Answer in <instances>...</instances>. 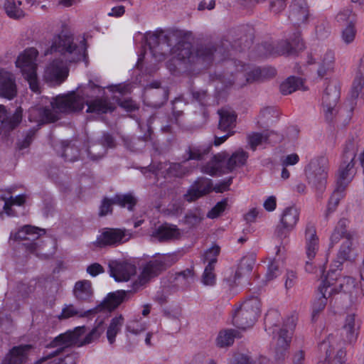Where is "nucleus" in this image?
Returning <instances> with one entry per match:
<instances>
[{
    "label": "nucleus",
    "mask_w": 364,
    "mask_h": 364,
    "mask_svg": "<svg viewBox=\"0 0 364 364\" xmlns=\"http://www.w3.org/2000/svg\"><path fill=\"white\" fill-rule=\"evenodd\" d=\"M87 112H96L97 114L107 113L114 110V106L107 98H97L87 102Z\"/></svg>",
    "instance_id": "35"
},
{
    "label": "nucleus",
    "mask_w": 364,
    "mask_h": 364,
    "mask_svg": "<svg viewBox=\"0 0 364 364\" xmlns=\"http://www.w3.org/2000/svg\"><path fill=\"white\" fill-rule=\"evenodd\" d=\"M310 16L306 0H293L290 5L289 19L296 26L306 24Z\"/></svg>",
    "instance_id": "21"
},
{
    "label": "nucleus",
    "mask_w": 364,
    "mask_h": 364,
    "mask_svg": "<svg viewBox=\"0 0 364 364\" xmlns=\"http://www.w3.org/2000/svg\"><path fill=\"white\" fill-rule=\"evenodd\" d=\"M181 103L179 100H175L173 102L172 114L168 117V124L161 127V131L164 133L171 132L172 124H179V119L183 115V111L178 109L177 104Z\"/></svg>",
    "instance_id": "49"
},
{
    "label": "nucleus",
    "mask_w": 364,
    "mask_h": 364,
    "mask_svg": "<svg viewBox=\"0 0 364 364\" xmlns=\"http://www.w3.org/2000/svg\"><path fill=\"white\" fill-rule=\"evenodd\" d=\"M130 235L126 230L119 228H105L97 237L95 242L96 246L104 247L105 246H117L129 240Z\"/></svg>",
    "instance_id": "16"
},
{
    "label": "nucleus",
    "mask_w": 364,
    "mask_h": 364,
    "mask_svg": "<svg viewBox=\"0 0 364 364\" xmlns=\"http://www.w3.org/2000/svg\"><path fill=\"white\" fill-rule=\"evenodd\" d=\"M215 267L206 265L202 275L201 281L204 285L213 286L215 284Z\"/></svg>",
    "instance_id": "59"
},
{
    "label": "nucleus",
    "mask_w": 364,
    "mask_h": 364,
    "mask_svg": "<svg viewBox=\"0 0 364 364\" xmlns=\"http://www.w3.org/2000/svg\"><path fill=\"white\" fill-rule=\"evenodd\" d=\"M255 264V255H249L243 257L240 260L237 270L235 273L233 282L235 283L237 279H240L242 277V275L250 273L253 269Z\"/></svg>",
    "instance_id": "39"
},
{
    "label": "nucleus",
    "mask_w": 364,
    "mask_h": 364,
    "mask_svg": "<svg viewBox=\"0 0 364 364\" xmlns=\"http://www.w3.org/2000/svg\"><path fill=\"white\" fill-rule=\"evenodd\" d=\"M340 98V91L336 83H329L322 97V105L325 112L326 118L330 120L333 114V111Z\"/></svg>",
    "instance_id": "22"
},
{
    "label": "nucleus",
    "mask_w": 364,
    "mask_h": 364,
    "mask_svg": "<svg viewBox=\"0 0 364 364\" xmlns=\"http://www.w3.org/2000/svg\"><path fill=\"white\" fill-rule=\"evenodd\" d=\"M335 344L333 336H329L319 344L320 350L326 353V359L318 364H345L346 351L344 348H340L335 354Z\"/></svg>",
    "instance_id": "17"
},
{
    "label": "nucleus",
    "mask_w": 364,
    "mask_h": 364,
    "mask_svg": "<svg viewBox=\"0 0 364 364\" xmlns=\"http://www.w3.org/2000/svg\"><path fill=\"white\" fill-rule=\"evenodd\" d=\"M191 93L193 100L198 102L201 106L206 105L208 100V96L205 90L192 89L191 90Z\"/></svg>",
    "instance_id": "63"
},
{
    "label": "nucleus",
    "mask_w": 364,
    "mask_h": 364,
    "mask_svg": "<svg viewBox=\"0 0 364 364\" xmlns=\"http://www.w3.org/2000/svg\"><path fill=\"white\" fill-rule=\"evenodd\" d=\"M38 54V52L36 48H30L25 50L16 61V67L21 69L30 89L36 93L41 92L40 81L37 75L36 58Z\"/></svg>",
    "instance_id": "7"
},
{
    "label": "nucleus",
    "mask_w": 364,
    "mask_h": 364,
    "mask_svg": "<svg viewBox=\"0 0 364 364\" xmlns=\"http://www.w3.org/2000/svg\"><path fill=\"white\" fill-rule=\"evenodd\" d=\"M132 293V290H119L109 293L107 296L96 307L97 311L107 309L111 311L117 308L123 301L127 299L129 295Z\"/></svg>",
    "instance_id": "24"
},
{
    "label": "nucleus",
    "mask_w": 364,
    "mask_h": 364,
    "mask_svg": "<svg viewBox=\"0 0 364 364\" xmlns=\"http://www.w3.org/2000/svg\"><path fill=\"white\" fill-rule=\"evenodd\" d=\"M16 94L15 77L11 73L0 69V97L12 100Z\"/></svg>",
    "instance_id": "23"
},
{
    "label": "nucleus",
    "mask_w": 364,
    "mask_h": 364,
    "mask_svg": "<svg viewBox=\"0 0 364 364\" xmlns=\"http://www.w3.org/2000/svg\"><path fill=\"white\" fill-rule=\"evenodd\" d=\"M22 2L16 0H5L4 9L6 15L13 19L18 20L26 16L25 11L21 9Z\"/></svg>",
    "instance_id": "36"
},
{
    "label": "nucleus",
    "mask_w": 364,
    "mask_h": 364,
    "mask_svg": "<svg viewBox=\"0 0 364 364\" xmlns=\"http://www.w3.org/2000/svg\"><path fill=\"white\" fill-rule=\"evenodd\" d=\"M212 189L210 180L200 178L197 180L184 194V199L188 202H193L198 198L208 194Z\"/></svg>",
    "instance_id": "25"
},
{
    "label": "nucleus",
    "mask_w": 364,
    "mask_h": 364,
    "mask_svg": "<svg viewBox=\"0 0 364 364\" xmlns=\"http://www.w3.org/2000/svg\"><path fill=\"white\" fill-rule=\"evenodd\" d=\"M40 232H44V230L31 225H26L18 232H11L10 238L14 240L33 241L38 238L41 235Z\"/></svg>",
    "instance_id": "32"
},
{
    "label": "nucleus",
    "mask_w": 364,
    "mask_h": 364,
    "mask_svg": "<svg viewBox=\"0 0 364 364\" xmlns=\"http://www.w3.org/2000/svg\"><path fill=\"white\" fill-rule=\"evenodd\" d=\"M73 295L80 301H90L93 296L92 283L89 280H80L75 284Z\"/></svg>",
    "instance_id": "30"
},
{
    "label": "nucleus",
    "mask_w": 364,
    "mask_h": 364,
    "mask_svg": "<svg viewBox=\"0 0 364 364\" xmlns=\"http://www.w3.org/2000/svg\"><path fill=\"white\" fill-rule=\"evenodd\" d=\"M336 20L342 24H354L355 22V15L350 9H346L341 11L336 16Z\"/></svg>",
    "instance_id": "57"
},
{
    "label": "nucleus",
    "mask_w": 364,
    "mask_h": 364,
    "mask_svg": "<svg viewBox=\"0 0 364 364\" xmlns=\"http://www.w3.org/2000/svg\"><path fill=\"white\" fill-rule=\"evenodd\" d=\"M109 272L117 282H127L136 274V266L126 261L112 260L109 262Z\"/></svg>",
    "instance_id": "20"
},
{
    "label": "nucleus",
    "mask_w": 364,
    "mask_h": 364,
    "mask_svg": "<svg viewBox=\"0 0 364 364\" xmlns=\"http://www.w3.org/2000/svg\"><path fill=\"white\" fill-rule=\"evenodd\" d=\"M295 37L291 42L282 40L277 43L265 42L259 46V52L264 55H277L293 54L304 48L303 41L300 38L299 33L294 34Z\"/></svg>",
    "instance_id": "11"
},
{
    "label": "nucleus",
    "mask_w": 364,
    "mask_h": 364,
    "mask_svg": "<svg viewBox=\"0 0 364 364\" xmlns=\"http://www.w3.org/2000/svg\"><path fill=\"white\" fill-rule=\"evenodd\" d=\"M299 220V211L295 206L285 208L280 215L279 223L274 230V235L283 241L294 229Z\"/></svg>",
    "instance_id": "15"
},
{
    "label": "nucleus",
    "mask_w": 364,
    "mask_h": 364,
    "mask_svg": "<svg viewBox=\"0 0 364 364\" xmlns=\"http://www.w3.org/2000/svg\"><path fill=\"white\" fill-rule=\"evenodd\" d=\"M87 156L92 161H97L104 157L106 154L105 146L99 141L91 143L85 150Z\"/></svg>",
    "instance_id": "52"
},
{
    "label": "nucleus",
    "mask_w": 364,
    "mask_h": 364,
    "mask_svg": "<svg viewBox=\"0 0 364 364\" xmlns=\"http://www.w3.org/2000/svg\"><path fill=\"white\" fill-rule=\"evenodd\" d=\"M228 205L226 199L218 203L208 213L207 217L211 219L218 218L225 210Z\"/></svg>",
    "instance_id": "62"
},
{
    "label": "nucleus",
    "mask_w": 364,
    "mask_h": 364,
    "mask_svg": "<svg viewBox=\"0 0 364 364\" xmlns=\"http://www.w3.org/2000/svg\"><path fill=\"white\" fill-rule=\"evenodd\" d=\"M56 149L60 156L68 161H75L77 159L80 151L75 142L71 141H62Z\"/></svg>",
    "instance_id": "31"
},
{
    "label": "nucleus",
    "mask_w": 364,
    "mask_h": 364,
    "mask_svg": "<svg viewBox=\"0 0 364 364\" xmlns=\"http://www.w3.org/2000/svg\"><path fill=\"white\" fill-rule=\"evenodd\" d=\"M136 199L132 193L117 194L112 198V202L121 207H127L132 210L136 204Z\"/></svg>",
    "instance_id": "53"
},
{
    "label": "nucleus",
    "mask_w": 364,
    "mask_h": 364,
    "mask_svg": "<svg viewBox=\"0 0 364 364\" xmlns=\"http://www.w3.org/2000/svg\"><path fill=\"white\" fill-rule=\"evenodd\" d=\"M220 248L218 245H213L207 250L203 255V262H208L207 265L215 267L217 262V257L220 254Z\"/></svg>",
    "instance_id": "56"
},
{
    "label": "nucleus",
    "mask_w": 364,
    "mask_h": 364,
    "mask_svg": "<svg viewBox=\"0 0 364 364\" xmlns=\"http://www.w3.org/2000/svg\"><path fill=\"white\" fill-rule=\"evenodd\" d=\"M211 148V144L207 146H189L186 151L188 156L183 161V163L189 160H201L204 155L209 153Z\"/></svg>",
    "instance_id": "51"
},
{
    "label": "nucleus",
    "mask_w": 364,
    "mask_h": 364,
    "mask_svg": "<svg viewBox=\"0 0 364 364\" xmlns=\"http://www.w3.org/2000/svg\"><path fill=\"white\" fill-rule=\"evenodd\" d=\"M33 346L29 344L12 348L2 361V364H24Z\"/></svg>",
    "instance_id": "27"
},
{
    "label": "nucleus",
    "mask_w": 364,
    "mask_h": 364,
    "mask_svg": "<svg viewBox=\"0 0 364 364\" xmlns=\"http://www.w3.org/2000/svg\"><path fill=\"white\" fill-rule=\"evenodd\" d=\"M298 90H305L304 81L294 76L289 77L280 85V91L283 95H289Z\"/></svg>",
    "instance_id": "38"
},
{
    "label": "nucleus",
    "mask_w": 364,
    "mask_h": 364,
    "mask_svg": "<svg viewBox=\"0 0 364 364\" xmlns=\"http://www.w3.org/2000/svg\"><path fill=\"white\" fill-rule=\"evenodd\" d=\"M92 311V310L82 311L76 308L73 304H65L60 314L58 316V318L59 320H65L73 316L86 317L88 316Z\"/></svg>",
    "instance_id": "46"
},
{
    "label": "nucleus",
    "mask_w": 364,
    "mask_h": 364,
    "mask_svg": "<svg viewBox=\"0 0 364 364\" xmlns=\"http://www.w3.org/2000/svg\"><path fill=\"white\" fill-rule=\"evenodd\" d=\"M105 331L104 322L100 321L91 331H90L84 340L81 342L80 346L89 344L97 339Z\"/></svg>",
    "instance_id": "55"
},
{
    "label": "nucleus",
    "mask_w": 364,
    "mask_h": 364,
    "mask_svg": "<svg viewBox=\"0 0 364 364\" xmlns=\"http://www.w3.org/2000/svg\"><path fill=\"white\" fill-rule=\"evenodd\" d=\"M178 261L176 254H158L147 262L143 267L138 280L134 283V291L149 282L152 278L159 276L164 271L171 267Z\"/></svg>",
    "instance_id": "6"
},
{
    "label": "nucleus",
    "mask_w": 364,
    "mask_h": 364,
    "mask_svg": "<svg viewBox=\"0 0 364 364\" xmlns=\"http://www.w3.org/2000/svg\"><path fill=\"white\" fill-rule=\"evenodd\" d=\"M231 363L233 364H269V360L264 356L252 358L249 353H235Z\"/></svg>",
    "instance_id": "37"
},
{
    "label": "nucleus",
    "mask_w": 364,
    "mask_h": 364,
    "mask_svg": "<svg viewBox=\"0 0 364 364\" xmlns=\"http://www.w3.org/2000/svg\"><path fill=\"white\" fill-rule=\"evenodd\" d=\"M296 318L291 316L288 317L284 323V326L277 332L274 337L275 344V359L284 360L289 349L293 331L296 326Z\"/></svg>",
    "instance_id": "13"
},
{
    "label": "nucleus",
    "mask_w": 364,
    "mask_h": 364,
    "mask_svg": "<svg viewBox=\"0 0 364 364\" xmlns=\"http://www.w3.org/2000/svg\"><path fill=\"white\" fill-rule=\"evenodd\" d=\"M0 200L4 202V210L8 215L11 216L13 215L11 207L14 205H23L26 201V196L21 194L14 198L11 196H8L5 193H2L0 194Z\"/></svg>",
    "instance_id": "43"
},
{
    "label": "nucleus",
    "mask_w": 364,
    "mask_h": 364,
    "mask_svg": "<svg viewBox=\"0 0 364 364\" xmlns=\"http://www.w3.org/2000/svg\"><path fill=\"white\" fill-rule=\"evenodd\" d=\"M248 157V153L242 149L234 152L229 158L225 152L218 153L201 167V171L212 176L227 173L244 166Z\"/></svg>",
    "instance_id": "4"
},
{
    "label": "nucleus",
    "mask_w": 364,
    "mask_h": 364,
    "mask_svg": "<svg viewBox=\"0 0 364 364\" xmlns=\"http://www.w3.org/2000/svg\"><path fill=\"white\" fill-rule=\"evenodd\" d=\"M318 237L316 235L315 226L308 223L305 229V251L308 260L306 262L305 269L311 272L313 266L310 261L314 259L318 250Z\"/></svg>",
    "instance_id": "19"
},
{
    "label": "nucleus",
    "mask_w": 364,
    "mask_h": 364,
    "mask_svg": "<svg viewBox=\"0 0 364 364\" xmlns=\"http://www.w3.org/2000/svg\"><path fill=\"white\" fill-rule=\"evenodd\" d=\"M146 89V93L149 97L152 106L161 107L168 100V90L165 87H160L159 82H151L147 85Z\"/></svg>",
    "instance_id": "26"
},
{
    "label": "nucleus",
    "mask_w": 364,
    "mask_h": 364,
    "mask_svg": "<svg viewBox=\"0 0 364 364\" xmlns=\"http://www.w3.org/2000/svg\"><path fill=\"white\" fill-rule=\"evenodd\" d=\"M21 112L18 108L11 117H9L5 107L0 105V133L14 129L21 121Z\"/></svg>",
    "instance_id": "28"
},
{
    "label": "nucleus",
    "mask_w": 364,
    "mask_h": 364,
    "mask_svg": "<svg viewBox=\"0 0 364 364\" xmlns=\"http://www.w3.org/2000/svg\"><path fill=\"white\" fill-rule=\"evenodd\" d=\"M238 336V331L234 329H227L219 333L217 338V344L223 348L229 346L234 343L235 338Z\"/></svg>",
    "instance_id": "50"
},
{
    "label": "nucleus",
    "mask_w": 364,
    "mask_h": 364,
    "mask_svg": "<svg viewBox=\"0 0 364 364\" xmlns=\"http://www.w3.org/2000/svg\"><path fill=\"white\" fill-rule=\"evenodd\" d=\"M346 188H344L343 186H339L336 184V188L333 192L328 203H331V205L332 204L334 205H338L340 200L343 198L344 196V192Z\"/></svg>",
    "instance_id": "64"
},
{
    "label": "nucleus",
    "mask_w": 364,
    "mask_h": 364,
    "mask_svg": "<svg viewBox=\"0 0 364 364\" xmlns=\"http://www.w3.org/2000/svg\"><path fill=\"white\" fill-rule=\"evenodd\" d=\"M335 272L333 287H336L337 291L343 292L348 295L351 303H355L364 298V282H360L359 284L355 279L350 277H338L336 270H332Z\"/></svg>",
    "instance_id": "12"
},
{
    "label": "nucleus",
    "mask_w": 364,
    "mask_h": 364,
    "mask_svg": "<svg viewBox=\"0 0 364 364\" xmlns=\"http://www.w3.org/2000/svg\"><path fill=\"white\" fill-rule=\"evenodd\" d=\"M342 335L347 343H352L356 341L358 331L355 328V314H349L346 316L345 323L343 326Z\"/></svg>",
    "instance_id": "34"
},
{
    "label": "nucleus",
    "mask_w": 364,
    "mask_h": 364,
    "mask_svg": "<svg viewBox=\"0 0 364 364\" xmlns=\"http://www.w3.org/2000/svg\"><path fill=\"white\" fill-rule=\"evenodd\" d=\"M145 330L146 323L136 318L129 321L126 326V331L135 335H137Z\"/></svg>",
    "instance_id": "58"
},
{
    "label": "nucleus",
    "mask_w": 364,
    "mask_h": 364,
    "mask_svg": "<svg viewBox=\"0 0 364 364\" xmlns=\"http://www.w3.org/2000/svg\"><path fill=\"white\" fill-rule=\"evenodd\" d=\"M335 272H329L318 287V294L312 303V318L314 319L326 307L327 299L337 291L333 287Z\"/></svg>",
    "instance_id": "14"
},
{
    "label": "nucleus",
    "mask_w": 364,
    "mask_h": 364,
    "mask_svg": "<svg viewBox=\"0 0 364 364\" xmlns=\"http://www.w3.org/2000/svg\"><path fill=\"white\" fill-rule=\"evenodd\" d=\"M204 218V214L199 208L191 210L186 213L182 222L188 228H197Z\"/></svg>",
    "instance_id": "41"
},
{
    "label": "nucleus",
    "mask_w": 364,
    "mask_h": 364,
    "mask_svg": "<svg viewBox=\"0 0 364 364\" xmlns=\"http://www.w3.org/2000/svg\"><path fill=\"white\" fill-rule=\"evenodd\" d=\"M220 116L218 129L222 132L231 131L235 126L237 115L235 112L228 109L222 108L218 111Z\"/></svg>",
    "instance_id": "33"
},
{
    "label": "nucleus",
    "mask_w": 364,
    "mask_h": 364,
    "mask_svg": "<svg viewBox=\"0 0 364 364\" xmlns=\"http://www.w3.org/2000/svg\"><path fill=\"white\" fill-rule=\"evenodd\" d=\"M53 52L60 53L65 62L60 59L52 61L46 68L44 78L51 85H59L68 75L66 62H77L85 55V39L75 41L73 36L60 35L50 47Z\"/></svg>",
    "instance_id": "2"
},
{
    "label": "nucleus",
    "mask_w": 364,
    "mask_h": 364,
    "mask_svg": "<svg viewBox=\"0 0 364 364\" xmlns=\"http://www.w3.org/2000/svg\"><path fill=\"white\" fill-rule=\"evenodd\" d=\"M307 63L309 65L316 64L317 75L320 77H323L334 71L336 65L335 52L331 49H326L317 58L309 56Z\"/></svg>",
    "instance_id": "18"
},
{
    "label": "nucleus",
    "mask_w": 364,
    "mask_h": 364,
    "mask_svg": "<svg viewBox=\"0 0 364 364\" xmlns=\"http://www.w3.org/2000/svg\"><path fill=\"white\" fill-rule=\"evenodd\" d=\"M151 237L160 242L178 239L180 230L176 225H161L153 231Z\"/></svg>",
    "instance_id": "29"
},
{
    "label": "nucleus",
    "mask_w": 364,
    "mask_h": 364,
    "mask_svg": "<svg viewBox=\"0 0 364 364\" xmlns=\"http://www.w3.org/2000/svg\"><path fill=\"white\" fill-rule=\"evenodd\" d=\"M189 171L188 168L181 163L170 164L168 168H166L162 174L165 178H181Z\"/></svg>",
    "instance_id": "44"
},
{
    "label": "nucleus",
    "mask_w": 364,
    "mask_h": 364,
    "mask_svg": "<svg viewBox=\"0 0 364 364\" xmlns=\"http://www.w3.org/2000/svg\"><path fill=\"white\" fill-rule=\"evenodd\" d=\"M356 148L353 141H349L343 150L342 161L338 169V176L336 184L346 188L356 173L355 158Z\"/></svg>",
    "instance_id": "10"
},
{
    "label": "nucleus",
    "mask_w": 364,
    "mask_h": 364,
    "mask_svg": "<svg viewBox=\"0 0 364 364\" xmlns=\"http://www.w3.org/2000/svg\"><path fill=\"white\" fill-rule=\"evenodd\" d=\"M355 35L356 29L354 24H349L342 31L341 38L348 45L353 42Z\"/></svg>",
    "instance_id": "61"
},
{
    "label": "nucleus",
    "mask_w": 364,
    "mask_h": 364,
    "mask_svg": "<svg viewBox=\"0 0 364 364\" xmlns=\"http://www.w3.org/2000/svg\"><path fill=\"white\" fill-rule=\"evenodd\" d=\"M328 169V160L321 156L313 159L305 168L308 183L317 191L322 192L326 187Z\"/></svg>",
    "instance_id": "9"
},
{
    "label": "nucleus",
    "mask_w": 364,
    "mask_h": 364,
    "mask_svg": "<svg viewBox=\"0 0 364 364\" xmlns=\"http://www.w3.org/2000/svg\"><path fill=\"white\" fill-rule=\"evenodd\" d=\"M353 239V234H348L346 236V240L342 242V245L337 255V262L339 263L338 267H339L344 261L350 259V253L352 252Z\"/></svg>",
    "instance_id": "45"
},
{
    "label": "nucleus",
    "mask_w": 364,
    "mask_h": 364,
    "mask_svg": "<svg viewBox=\"0 0 364 364\" xmlns=\"http://www.w3.org/2000/svg\"><path fill=\"white\" fill-rule=\"evenodd\" d=\"M85 101L74 92L58 95L50 102L51 108H35L30 111L29 119L41 123L53 122L58 119L60 112H73L83 109Z\"/></svg>",
    "instance_id": "3"
},
{
    "label": "nucleus",
    "mask_w": 364,
    "mask_h": 364,
    "mask_svg": "<svg viewBox=\"0 0 364 364\" xmlns=\"http://www.w3.org/2000/svg\"><path fill=\"white\" fill-rule=\"evenodd\" d=\"M85 332V326H79L75 328L73 331H67L56 336L48 346V347L56 348V349L43 355L37 361L36 364H68L65 360L72 358L70 356L62 358L58 355L65 348L77 344L79 338Z\"/></svg>",
    "instance_id": "5"
},
{
    "label": "nucleus",
    "mask_w": 364,
    "mask_h": 364,
    "mask_svg": "<svg viewBox=\"0 0 364 364\" xmlns=\"http://www.w3.org/2000/svg\"><path fill=\"white\" fill-rule=\"evenodd\" d=\"M192 39L191 32L178 29L146 36V43L156 60H163L167 54L173 53L172 59L167 63V68L173 73L188 71L196 65H208L214 58L222 60L227 57L225 53L230 45L228 41L217 47L210 43L193 48Z\"/></svg>",
    "instance_id": "1"
},
{
    "label": "nucleus",
    "mask_w": 364,
    "mask_h": 364,
    "mask_svg": "<svg viewBox=\"0 0 364 364\" xmlns=\"http://www.w3.org/2000/svg\"><path fill=\"white\" fill-rule=\"evenodd\" d=\"M272 132H252L247 136V139L250 149L255 151L257 147L263 143L268 141L270 134Z\"/></svg>",
    "instance_id": "48"
},
{
    "label": "nucleus",
    "mask_w": 364,
    "mask_h": 364,
    "mask_svg": "<svg viewBox=\"0 0 364 364\" xmlns=\"http://www.w3.org/2000/svg\"><path fill=\"white\" fill-rule=\"evenodd\" d=\"M124 322V318L122 314L111 319L107 330V338L109 344H113L115 342V337L120 331Z\"/></svg>",
    "instance_id": "40"
},
{
    "label": "nucleus",
    "mask_w": 364,
    "mask_h": 364,
    "mask_svg": "<svg viewBox=\"0 0 364 364\" xmlns=\"http://www.w3.org/2000/svg\"><path fill=\"white\" fill-rule=\"evenodd\" d=\"M281 321L280 314L277 310L271 309L268 311L264 317L265 330L269 333H274V327H277Z\"/></svg>",
    "instance_id": "47"
},
{
    "label": "nucleus",
    "mask_w": 364,
    "mask_h": 364,
    "mask_svg": "<svg viewBox=\"0 0 364 364\" xmlns=\"http://www.w3.org/2000/svg\"><path fill=\"white\" fill-rule=\"evenodd\" d=\"M350 95V97L354 100L357 99L360 95L361 97L364 100V79L360 73L355 76L353 82Z\"/></svg>",
    "instance_id": "54"
},
{
    "label": "nucleus",
    "mask_w": 364,
    "mask_h": 364,
    "mask_svg": "<svg viewBox=\"0 0 364 364\" xmlns=\"http://www.w3.org/2000/svg\"><path fill=\"white\" fill-rule=\"evenodd\" d=\"M348 225V220H346L345 218L341 219L338 222L333 233L331 234V238H330L331 246H333V245L338 243L341 238H344L345 240H346L347 235L352 234L351 232H348V230H347Z\"/></svg>",
    "instance_id": "42"
},
{
    "label": "nucleus",
    "mask_w": 364,
    "mask_h": 364,
    "mask_svg": "<svg viewBox=\"0 0 364 364\" xmlns=\"http://www.w3.org/2000/svg\"><path fill=\"white\" fill-rule=\"evenodd\" d=\"M260 301L256 296L245 300L233 313V325L241 329L251 327L260 314Z\"/></svg>",
    "instance_id": "8"
},
{
    "label": "nucleus",
    "mask_w": 364,
    "mask_h": 364,
    "mask_svg": "<svg viewBox=\"0 0 364 364\" xmlns=\"http://www.w3.org/2000/svg\"><path fill=\"white\" fill-rule=\"evenodd\" d=\"M194 274L193 270L186 269L176 274L175 279L177 282L186 286L193 282Z\"/></svg>",
    "instance_id": "60"
}]
</instances>
